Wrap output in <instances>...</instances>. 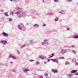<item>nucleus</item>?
I'll return each instance as SVG.
<instances>
[{
    "mask_svg": "<svg viewBox=\"0 0 78 78\" xmlns=\"http://www.w3.org/2000/svg\"><path fill=\"white\" fill-rule=\"evenodd\" d=\"M16 14H17V16H18L19 18H20V17H24L25 16V13H23L22 12H16Z\"/></svg>",
    "mask_w": 78,
    "mask_h": 78,
    "instance_id": "f257e3e1",
    "label": "nucleus"
},
{
    "mask_svg": "<svg viewBox=\"0 0 78 78\" xmlns=\"http://www.w3.org/2000/svg\"><path fill=\"white\" fill-rule=\"evenodd\" d=\"M47 44H48V41L46 39H44L43 40V42L41 43V45L43 46H46V45H47Z\"/></svg>",
    "mask_w": 78,
    "mask_h": 78,
    "instance_id": "f03ea898",
    "label": "nucleus"
},
{
    "mask_svg": "<svg viewBox=\"0 0 78 78\" xmlns=\"http://www.w3.org/2000/svg\"><path fill=\"white\" fill-rule=\"evenodd\" d=\"M68 52V50L67 49H62L61 51V53L62 54H64L65 53H67Z\"/></svg>",
    "mask_w": 78,
    "mask_h": 78,
    "instance_id": "7ed1b4c3",
    "label": "nucleus"
},
{
    "mask_svg": "<svg viewBox=\"0 0 78 78\" xmlns=\"http://www.w3.org/2000/svg\"><path fill=\"white\" fill-rule=\"evenodd\" d=\"M18 27L19 30H22V29L24 27L23 25V24H21L18 25Z\"/></svg>",
    "mask_w": 78,
    "mask_h": 78,
    "instance_id": "20e7f679",
    "label": "nucleus"
},
{
    "mask_svg": "<svg viewBox=\"0 0 78 78\" xmlns=\"http://www.w3.org/2000/svg\"><path fill=\"white\" fill-rule=\"evenodd\" d=\"M0 42L1 43H2V44H3L4 45H6L7 44V41L6 40L5 41H0Z\"/></svg>",
    "mask_w": 78,
    "mask_h": 78,
    "instance_id": "39448f33",
    "label": "nucleus"
},
{
    "mask_svg": "<svg viewBox=\"0 0 78 78\" xmlns=\"http://www.w3.org/2000/svg\"><path fill=\"white\" fill-rule=\"evenodd\" d=\"M24 2L25 5H28L30 2L29 0H24Z\"/></svg>",
    "mask_w": 78,
    "mask_h": 78,
    "instance_id": "423d86ee",
    "label": "nucleus"
},
{
    "mask_svg": "<svg viewBox=\"0 0 78 78\" xmlns=\"http://www.w3.org/2000/svg\"><path fill=\"white\" fill-rule=\"evenodd\" d=\"M12 58V59H16V58L14 56H12L11 54H9V58Z\"/></svg>",
    "mask_w": 78,
    "mask_h": 78,
    "instance_id": "0eeeda50",
    "label": "nucleus"
},
{
    "mask_svg": "<svg viewBox=\"0 0 78 78\" xmlns=\"http://www.w3.org/2000/svg\"><path fill=\"white\" fill-rule=\"evenodd\" d=\"M2 35L5 37H8L9 36L8 34L5 32H3Z\"/></svg>",
    "mask_w": 78,
    "mask_h": 78,
    "instance_id": "6e6552de",
    "label": "nucleus"
},
{
    "mask_svg": "<svg viewBox=\"0 0 78 78\" xmlns=\"http://www.w3.org/2000/svg\"><path fill=\"white\" fill-rule=\"evenodd\" d=\"M29 44H34V41L32 40H30L29 41Z\"/></svg>",
    "mask_w": 78,
    "mask_h": 78,
    "instance_id": "1a4fd4ad",
    "label": "nucleus"
},
{
    "mask_svg": "<svg viewBox=\"0 0 78 78\" xmlns=\"http://www.w3.org/2000/svg\"><path fill=\"white\" fill-rule=\"evenodd\" d=\"M28 71H30V69L27 68L23 70V72H28Z\"/></svg>",
    "mask_w": 78,
    "mask_h": 78,
    "instance_id": "9d476101",
    "label": "nucleus"
},
{
    "mask_svg": "<svg viewBox=\"0 0 78 78\" xmlns=\"http://www.w3.org/2000/svg\"><path fill=\"white\" fill-rule=\"evenodd\" d=\"M77 71H78L77 70H73L71 71V73H76Z\"/></svg>",
    "mask_w": 78,
    "mask_h": 78,
    "instance_id": "9b49d317",
    "label": "nucleus"
},
{
    "mask_svg": "<svg viewBox=\"0 0 78 78\" xmlns=\"http://www.w3.org/2000/svg\"><path fill=\"white\" fill-rule=\"evenodd\" d=\"M39 58H40V59H45V58H46V57H42L41 56H39Z\"/></svg>",
    "mask_w": 78,
    "mask_h": 78,
    "instance_id": "f8f14e48",
    "label": "nucleus"
},
{
    "mask_svg": "<svg viewBox=\"0 0 78 78\" xmlns=\"http://www.w3.org/2000/svg\"><path fill=\"white\" fill-rule=\"evenodd\" d=\"M73 38L74 39H78V35L74 36L73 37Z\"/></svg>",
    "mask_w": 78,
    "mask_h": 78,
    "instance_id": "ddd939ff",
    "label": "nucleus"
},
{
    "mask_svg": "<svg viewBox=\"0 0 78 78\" xmlns=\"http://www.w3.org/2000/svg\"><path fill=\"white\" fill-rule=\"evenodd\" d=\"M52 71L53 72H54V73H58V71L57 70L54 71L53 69H52Z\"/></svg>",
    "mask_w": 78,
    "mask_h": 78,
    "instance_id": "4468645a",
    "label": "nucleus"
},
{
    "mask_svg": "<svg viewBox=\"0 0 78 78\" xmlns=\"http://www.w3.org/2000/svg\"><path fill=\"white\" fill-rule=\"evenodd\" d=\"M51 55H51V56H49L50 58H52V57H53V56H54V55H55V54H54V53H53L51 54Z\"/></svg>",
    "mask_w": 78,
    "mask_h": 78,
    "instance_id": "2eb2a0df",
    "label": "nucleus"
},
{
    "mask_svg": "<svg viewBox=\"0 0 78 78\" xmlns=\"http://www.w3.org/2000/svg\"><path fill=\"white\" fill-rule=\"evenodd\" d=\"M72 62H76V59L75 58L72 59Z\"/></svg>",
    "mask_w": 78,
    "mask_h": 78,
    "instance_id": "dca6fc26",
    "label": "nucleus"
},
{
    "mask_svg": "<svg viewBox=\"0 0 78 78\" xmlns=\"http://www.w3.org/2000/svg\"><path fill=\"white\" fill-rule=\"evenodd\" d=\"M16 9L18 11H20V8H19V7H17Z\"/></svg>",
    "mask_w": 78,
    "mask_h": 78,
    "instance_id": "f3484780",
    "label": "nucleus"
},
{
    "mask_svg": "<svg viewBox=\"0 0 78 78\" xmlns=\"http://www.w3.org/2000/svg\"><path fill=\"white\" fill-rule=\"evenodd\" d=\"M25 46H26V45H25V44H24L23 45H22L21 46V48H23L24 47H25Z\"/></svg>",
    "mask_w": 78,
    "mask_h": 78,
    "instance_id": "a211bd4d",
    "label": "nucleus"
},
{
    "mask_svg": "<svg viewBox=\"0 0 78 78\" xmlns=\"http://www.w3.org/2000/svg\"><path fill=\"white\" fill-rule=\"evenodd\" d=\"M72 52H73V53H74V54H75V55L76 54V52L75 51V50H72Z\"/></svg>",
    "mask_w": 78,
    "mask_h": 78,
    "instance_id": "6ab92c4d",
    "label": "nucleus"
},
{
    "mask_svg": "<svg viewBox=\"0 0 78 78\" xmlns=\"http://www.w3.org/2000/svg\"><path fill=\"white\" fill-rule=\"evenodd\" d=\"M61 14H64V12L63 10H62L60 12Z\"/></svg>",
    "mask_w": 78,
    "mask_h": 78,
    "instance_id": "aec40b11",
    "label": "nucleus"
},
{
    "mask_svg": "<svg viewBox=\"0 0 78 78\" xmlns=\"http://www.w3.org/2000/svg\"><path fill=\"white\" fill-rule=\"evenodd\" d=\"M68 76V78H70L71 77V76H72V74H69L67 75Z\"/></svg>",
    "mask_w": 78,
    "mask_h": 78,
    "instance_id": "412c9836",
    "label": "nucleus"
},
{
    "mask_svg": "<svg viewBox=\"0 0 78 78\" xmlns=\"http://www.w3.org/2000/svg\"><path fill=\"white\" fill-rule=\"evenodd\" d=\"M58 21V18H56L55 20V21L57 22V21Z\"/></svg>",
    "mask_w": 78,
    "mask_h": 78,
    "instance_id": "4be33fe9",
    "label": "nucleus"
},
{
    "mask_svg": "<svg viewBox=\"0 0 78 78\" xmlns=\"http://www.w3.org/2000/svg\"><path fill=\"white\" fill-rule=\"evenodd\" d=\"M34 27H39V25L37 24H34Z\"/></svg>",
    "mask_w": 78,
    "mask_h": 78,
    "instance_id": "5701e85b",
    "label": "nucleus"
},
{
    "mask_svg": "<svg viewBox=\"0 0 78 78\" xmlns=\"http://www.w3.org/2000/svg\"><path fill=\"white\" fill-rule=\"evenodd\" d=\"M65 64H66V65L69 64V62H66L65 63Z\"/></svg>",
    "mask_w": 78,
    "mask_h": 78,
    "instance_id": "b1692460",
    "label": "nucleus"
},
{
    "mask_svg": "<svg viewBox=\"0 0 78 78\" xmlns=\"http://www.w3.org/2000/svg\"><path fill=\"white\" fill-rule=\"evenodd\" d=\"M10 14V15H13L14 14V12H11Z\"/></svg>",
    "mask_w": 78,
    "mask_h": 78,
    "instance_id": "393cba45",
    "label": "nucleus"
},
{
    "mask_svg": "<svg viewBox=\"0 0 78 78\" xmlns=\"http://www.w3.org/2000/svg\"><path fill=\"white\" fill-rule=\"evenodd\" d=\"M36 65H38V64H39V62L38 61H37L36 62Z\"/></svg>",
    "mask_w": 78,
    "mask_h": 78,
    "instance_id": "a878e982",
    "label": "nucleus"
},
{
    "mask_svg": "<svg viewBox=\"0 0 78 78\" xmlns=\"http://www.w3.org/2000/svg\"><path fill=\"white\" fill-rule=\"evenodd\" d=\"M5 16H9L8 15V13H5Z\"/></svg>",
    "mask_w": 78,
    "mask_h": 78,
    "instance_id": "bb28decb",
    "label": "nucleus"
},
{
    "mask_svg": "<svg viewBox=\"0 0 78 78\" xmlns=\"http://www.w3.org/2000/svg\"><path fill=\"white\" fill-rule=\"evenodd\" d=\"M55 59H51V60L52 61H53V62H55Z\"/></svg>",
    "mask_w": 78,
    "mask_h": 78,
    "instance_id": "cd10ccee",
    "label": "nucleus"
},
{
    "mask_svg": "<svg viewBox=\"0 0 78 78\" xmlns=\"http://www.w3.org/2000/svg\"><path fill=\"white\" fill-rule=\"evenodd\" d=\"M44 75L46 76H48V74L47 73H45L44 74Z\"/></svg>",
    "mask_w": 78,
    "mask_h": 78,
    "instance_id": "c85d7f7f",
    "label": "nucleus"
},
{
    "mask_svg": "<svg viewBox=\"0 0 78 78\" xmlns=\"http://www.w3.org/2000/svg\"><path fill=\"white\" fill-rule=\"evenodd\" d=\"M59 59H65V58H64V57H60Z\"/></svg>",
    "mask_w": 78,
    "mask_h": 78,
    "instance_id": "c756f323",
    "label": "nucleus"
},
{
    "mask_svg": "<svg viewBox=\"0 0 78 78\" xmlns=\"http://www.w3.org/2000/svg\"><path fill=\"white\" fill-rule=\"evenodd\" d=\"M11 21H12V19L11 18H9V21L10 22Z\"/></svg>",
    "mask_w": 78,
    "mask_h": 78,
    "instance_id": "7c9ffc66",
    "label": "nucleus"
},
{
    "mask_svg": "<svg viewBox=\"0 0 78 78\" xmlns=\"http://www.w3.org/2000/svg\"><path fill=\"white\" fill-rule=\"evenodd\" d=\"M17 51L18 54L19 55V54H20V51H19L18 50H17Z\"/></svg>",
    "mask_w": 78,
    "mask_h": 78,
    "instance_id": "2f4dec72",
    "label": "nucleus"
},
{
    "mask_svg": "<svg viewBox=\"0 0 78 78\" xmlns=\"http://www.w3.org/2000/svg\"><path fill=\"white\" fill-rule=\"evenodd\" d=\"M69 2H72V0H67Z\"/></svg>",
    "mask_w": 78,
    "mask_h": 78,
    "instance_id": "473e14b6",
    "label": "nucleus"
},
{
    "mask_svg": "<svg viewBox=\"0 0 78 78\" xmlns=\"http://www.w3.org/2000/svg\"><path fill=\"white\" fill-rule=\"evenodd\" d=\"M75 75H77V76H78V73H75Z\"/></svg>",
    "mask_w": 78,
    "mask_h": 78,
    "instance_id": "72a5a7b5",
    "label": "nucleus"
},
{
    "mask_svg": "<svg viewBox=\"0 0 78 78\" xmlns=\"http://www.w3.org/2000/svg\"><path fill=\"white\" fill-rule=\"evenodd\" d=\"M55 62L57 63H58V60H56V59H55Z\"/></svg>",
    "mask_w": 78,
    "mask_h": 78,
    "instance_id": "f704fd0d",
    "label": "nucleus"
},
{
    "mask_svg": "<svg viewBox=\"0 0 78 78\" xmlns=\"http://www.w3.org/2000/svg\"><path fill=\"white\" fill-rule=\"evenodd\" d=\"M12 72H16V70L13 69L12 70Z\"/></svg>",
    "mask_w": 78,
    "mask_h": 78,
    "instance_id": "c9c22d12",
    "label": "nucleus"
},
{
    "mask_svg": "<svg viewBox=\"0 0 78 78\" xmlns=\"http://www.w3.org/2000/svg\"><path fill=\"white\" fill-rule=\"evenodd\" d=\"M54 1L55 2H57L58 1V0H54Z\"/></svg>",
    "mask_w": 78,
    "mask_h": 78,
    "instance_id": "e433bc0d",
    "label": "nucleus"
},
{
    "mask_svg": "<svg viewBox=\"0 0 78 78\" xmlns=\"http://www.w3.org/2000/svg\"><path fill=\"white\" fill-rule=\"evenodd\" d=\"M75 65H78V62H75Z\"/></svg>",
    "mask_w": 78,
    "mask_h": 78,
    "instance_id": "4c0bfd02",
    "label": "nucleus"
},
{
    "mask_svg": "<svg viewBox=\"0 0 78 78\" xmlns=\"http://www.w3.org/2000/svg\"><path fill=\"white\" fill-rule=\"evenodd\" d=\"M38 78H43V76H40Z\"/></svg>",
    "mask_w": 78,
    "mask_h": 78,
    "instance_id": "58836bf2",
    "label": "nucleus"
},
{
    "mask_svg": "<svg viewBox=\"0 0 78 78\" xmlns=\"http://www.w3.org/2000/svg\"><path fill=\"white\" fill-rule=\"evenodd\" d=\"M35 12H36V11H33L32 12L33 14H35Z\"/></svg>",
    "mask_w": 78,
    "mask_h": 78,
    "instance_id": "ea45409f",
    "label": "nucleus"
},
{
    "mask_svg": "<svg viewBox=\"0 0 78 78\" xmlns=\"http://www.w3.org/2000/svg\"><path fill=\"white\" fill-rule=\"evenodd\" d=\"M67 30L68 31H69V30H70V28H68V27H67Z\"/></svg>",
    "mask_w": 78,
    "mask_h": 78,
    "instance_id": "a19ab883",
    "label": "nucleus"
},
{
    "mask_svg": "<svg viewBox=\"0 0 78 78\" xmlns=\"http://www.w3.org/2000/svg\"><path fill=\"white\" fill-rule=\"evenodd\" d=\"M30 62H33V61H34V60H30Z\"/></svg>",
    "mask_w": 78,
    "mask_h": 78,
    "instance_id": "79ce46f5",
    "label": "nucleus"
},
{
    "mask_svg": "<svg viewBox=\"0 0 78 78\" xmlns=\"http://www.w3.org/2000/svg\"><path fill=\"white\" fill-rule=\"evenodd\" d=\"M44 64H47V62H44Z\"/></svg>",
    "mask_w": 78,
    "mask_h": 78,
    "instance_id": "37998d69",
    "label": "nucleus"
},
{
    "mask_svg": "<svg viewBox=\"0 0 78 78\" xmlns=\"http://www.w3.org/2000/svg\"><path fill=\"white\" fill-rule=\"evenodd\" d=\"M50 61V59H48V62H49Z\"/></svg>",
    "mask_w": 78,
    "mask_h": 78,
    "instance_id": "c03bdc74",
    "label": "nucleus"
},
{
    "mask_svg": "<svg viewBox=\"0 0 78 78\" xmlns=\"http://www.w3.org/2000/svg\"><path fill=\"white\" fill-rule=\"evenodd\" d=\"M43 26H45V24L44 23H43Z\"/></svg>",
    "mask_w": 78,
    "mask_h": 78,
    "instance_id": "a18cd8bd",
    "label": "nucleus"
},
{
    "mask_svg": "<svg viewBox=\"0 0 78 78\" xmlns=\"http://www.w3.org/2000/svg\"><path fill=\"white\" fill-rule=\"evenodd\" d=\"M1 20L3 21V18H2L1 19Z\"/></svg>",
    "mask_w": 78,
    "mask_h": 78,
    "instance_id": "49530a36",
    "label": "nucleus"
},
{
    "mask_svg": "<svg viewBox=\"0 0 78 78\" xmlns=\"http://www.w3.org/2000/svg\"><path fill=\"white\" fill-rule=\"evenodd\" d=\"M71 47H75V46L73 45V46H72Z\"/></svg>",
    "mask_w": 78,
    "mask_h": 78,
    "instance_id": "de8ad7c7",
    "label": "nucleus"
},
{
    "mask_svg": "<svg viewBox=\"0 0 78 78\" xmlns=\"http://www.w3.org/2000/svg\"><path fill=\"white\" fill-rule=\"evenodd\" d=\"M11 64H13V62H11Z\"/></svg>",
    "mask_w": 78,
    "mask_h": 78,
    "instance_id": "09e8293b",
    "label": "nucleus"
},
{
    "mask_svg": "<svg viewBox=\"0 0 78 78\" xmlns=\"http://www.w3.org/2000/svg\"><path fill=\"white\" fill-rule=\"evenodd\" d=\"M13 0H10V1L11 2H12V1H13Z\"/></svg>",
    "mask_w": 78,
    "mask_h": 78,
    "instance_id": "8fccbe9b",
    "label": "nucleus"
},
{
    "mask_svg": "<svg viewBox=\"0 0 78 78\" xmlns=\"http://www.w3.org/2000/svg\"><path fill=\"white\" fill-rule=\"evenodd\" d=\"M35 17H33V19H35Z\"/></svg>",
    "mask_w": 78,
    "mask_h": 78,
    "instance_id": "3c124183",
    "label": "nucleus"
},
{
    "mask_svg": "<svg viewBox=\"0 0 78 78\" xmlns=\"http://www.w3.org/2000/svg\"><path fill=\"white\" fill-rule=\"evenodd\" d=\"M15 2H17V0H15Z\"/></svg>",
    "mask_w": 78,
    "mask_h": 78,
    "instance_id": "603ef678",
    "label": "nucleus"
},
{
    "mask_svg": "<svg viewBox=\"0 0 78 78\" xmlns=\"http://www.w3.org/2000/svg\"><path fill=\"white\" fill-rule=\"evenodd\" d=\"M0 56H1V54H0Z\"/></svg>",
    "mask_w": 78,
    "mask_h": 78,
    "instance_id": "864d4df0",
    "label": "nucleus"
}]
</instances>
